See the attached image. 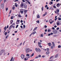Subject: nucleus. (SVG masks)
<instances>
[{
  "label": "nucleus",
  "mask_w": 61,
  "mask_h": 61,
  "mask_svg": "<svg viewBox=\"0 0 61 61\" xmlns=\"http://www.w3.org/2000/svg\"><path fill=\"white\" fill-rule=\"evenodd\" d=\"M22 43H21L20 44V46H21L22 45Z\"/></svg>",
  "instance_id": "obj_61"
},
{
  "label": "nucleus",
  "mask_w": 61,
  "mask_h": 61,
  "mask_svg": "<svg viewBox=\"0 0 61 61\" xmlns=\"http://www.w3.org/2000/svg\"><path fill=\"white\" fill-rule=\"evenodd\" d=\"M56 24L57 26H58L60 25V22H56Z\"/></svg>",
  "instance_id": "obj_12"
},
{
  "label": "nucleus",
  "mask_w": 61,
  "mask_h": 61,
  "mask_svg": "<svg viewBox=\"0 0 61 61\" xmlns=\"http://www.w3.org/2000/svg\"><path fill=\"white\" fill-rule=\"evenodd\" d=\"M38 57H38V56H36L35 57V58H38Z\"/></svg>",
  "instance_id": "obj_47"
},
{
  "label": "nucleus",
  "mask_w": 61,
  "mask_h": 61,
  "mask_svg": "<svg viewBox=\"0 0 61 61\" xmlns=\"http://www.w3.org/2000/svg\"><path fill=\"white\" fill-rule=\"evenodd\" d=\"M37 27H36L34 29L33 31H35V30H36L37 29Z\"/></svg>",
  "instance_id": "obj_13"
},
{
  "label": "nucleus",
  "mask_w": 61,
  "mask_h": 61,
  "mask_svg": "<svg viewBox=\"0 0 61 61\" xmlns=\"http://www.w3.org/2000/svg\"><path fill=\"white\" fill-rule=\"evenodd\" d=\"M56 29L57 30H59V27H58L56 28Z\"/></svg>",
  "instance_id": "obj_38"
},
{
  "label": "nucleus",
  "mask_w": 61,
  "mask_h": 61,
  "mask_svg": "<svg viewBox=\"0 0 61 61\" xmlns=\"http://www.w3.org/2000/svg\"><path fill=\"white\" fill-rule=\"evenodd\" d=\"M15 7H14V6H13L12 7V9L13 10H15Z\"/></svg>",
  "instance_id": "obj_34"
},
{
  "label": "nucleus",
  "mask_w": 61,
  "mask_h": 61,
  "mask_svg": "<svg viewBox=\"0 0 61 61\" xmlns=\"http://www.w3.org/2000/svg\"><path fill=\"white\" fill-rule=\"evenodd\" d=\"M37 18H40V15L39 14H37Z\"/></svg>",
  "instance_id": "obj_11"
},
{
  "label": "nucleus",
  "mask_w": 61,
  "mask_h": 61,
  "mask_svg": "<svg viewBox=\"0 0 61 61\" xmlns=\"http://www.w3.org/2000/svg\"><path fill=\"white\" fill-rule=\"evenodd\" d=\"M6 28H7L6 27H5L4 28V30H6Z\"/></svg>",
  "instance_id": "obj_39"
},
{
  "label": "nucleus",
  "mask_w": 61,
  "mask_h": 61,
  "mask_svg": "<svg viewBox=\"0 0 61 61\" xmlns=\"http://www.w3.org/2000/svg\"><path fill=\"white\" fill-rule=\"evenodd\" d=\"M4 51H5V50H2L0 51V53L1 54H2L4 52Z\"/></svg>",
  "instance_id": "obj_8"
},
{
  "label": "nucleus",
  "mask_w": 61,
  "mask_h": 61,
  "mask_svg": "<svg viewBox=\"0 0 61 61\" xmlns=\"http://www.w3.org/2000/svg\"><path fill=\"white\" fill-rule=\"evenodd\" d=\"M18 16H19V17H21V15H18Z\"/></svg>",
  "instance_id": "obj_46"
},
{
  "label": "nucleus",
  "mask_w": 61,
  "mask_h": 61,
  "mask_svg": "<svg viewBox=\"0 0 61 61\" xmlns=\"http://www.w3.org/2000/svg\"><path fill=\"white\" fill-rule=\"evenodd\" d=\"M26 56H30V55L29 54H26Z\"/></svg>",
  "instance_id": "obj_35"
},
{
  "label": "nucleus",
  "mask_w": 61,
  "mask_h": 61,
  "mask_svg": "<svg viewBox=\"0 0 61 61\" xmlns=\"http://www.w3.org/2000/svg\"><path fill=\"white\" fill-rule=\"evenodd\" d=\"M14 18V17L12 16L11 17V19H13Z\"/></svg>",
  "instance_id": "obj_36"
},
{
  "label": "nucleus",
  "mask_w": 61,
  "mask_h": 61,
  "mask_svg": "<svg viewBox=\"0 0 61 61\" xmlns=\"http://www.w3.org/2000/svg\"><path fill=\"white\" fill-rule=\"evenodd\" d=\"M17 1H18V0H15V2H16Z\"/></svg>",
  "instance_id": "obj_62"
},
{
  "label": "nucleus",
  "mask_w": 61,
  "mask_h": 61,
  "mask_svg": "<svg viewBox=\"0 0 61 61\" xmlns=\"http://www.w3.org/2000/svg\"><path fill=\"white\" fill-rule=\"evenodd\" d=\"M38 52H41V50L39 49V48H38Z\"/></svg>",
  "instance_id": "obj_16"
},
{
  "label": "nucleus",
  "mask_w": 61,
  "mask_h": 61,
  "mask_svg": "<svg viewBox=\"0 0 61 61\" xmlns=\"http://www.w3.org/2000/svg\"><path fill=\"white\" fill-rule=\"evenodd\" d=\"M46 9H47V10H48V9H49V7H47Z\"/></svg>",
  "instance_id": "obj_56"
},
{
  "label": "nucleus",
  "mask_w": 61,
  "mask_h": 61,
  "mask_svg": "<svg viewBox=\"0 0 61 61\" xmlns=\"http://www.w3.org/2000/svg\"><path fill=\"white\" fill-rule=\"evenodd\" d=\"M53 36H54V37H56V35H54Z\"/></svg>",
  "instance_id": "obj_51"
},
{
  "label": "nucleus",
  "mask_w": 61,
  "mask_h": 61,
  "mask_svg": "<svg viewBox=\"0 0 61 61\" xmlns=\"http://www.w3.org/2000/svg\"><path fill=\"white\" fill-rule=\"evenodd\" d=\"M52 21V20L51 19V20H49V22H51Z\"/></svg>",
  "instance_id": "obj_27"
},
{
  "label": "nucleus",
  "mask_w": 61,
  "mask_h": 61,
  "mask_svg": "<svg viewBox=\"0 0 61 61\" xmlns=\"http://www.w3.org/2000/svg\"><path fill=\"white\" fill-rule=\"evenodd\" d=\"M53 57V56H51V57H50V59H51L52 58V57Z\"/></svg>",
  "instance_id": "obj_49"
},
{
  "label": "nucleus",
  "mask_w": 61,
  "mask_h": 61,
  "mask_svg": "<svg viewBox=\"0 0 61 61\" xmlns=\"http://www.w3.org/2000/svg\"><path fill=\"white\" fill-rule=\"evenodd\" d=\"M52 45L54 47L55 46V43H54V42H52Z\"/></svg>",
  "instance_id": "obj_15"
},
{
  "label": "nucleus",
  "mask_w": 61,
  "mask_h": 61,
  "mask_svg": "<svg viewBox=\"0 0 61 61\" xmlns=\"http://www.w3.org/2000/svg\"><path fill=\"white\" fill-rule=\"evenodd\" d=\"M20 10H21L20 11V13L21 14H23V12H24V9H21Z\"/></svg>",
  "instance_id": "obj_6"
},
{
  "label": "nucleus",
  "mask_w": 61,
  "mask_h": 61,
  "mask_svg": "<svg viewBox=\"0 0 61 61\" xmlns=\"http://www.w3.org/2000/svg\"><path fill=\"white\" fill-rule=\"evenodd\" d=\"M43 9H44V8H43V7H42L41 8L42 11H43Z\"/></svg>",
  "instance_id": "obj_42"
},
{
  "label": "nucleus",
  "mask_w": 61,
  "mask_h": 61,
  "mask_svg": "<svg viewBox=\"0 0 61 61\" xmlns=\"http://www.w3.org/2000/svg\"><path fill=\"white\" fill-rule=\"evenodd\" d=\"M34 53H33L31 55H30L31 57H32V56H34Z\"/></svg>",
  "instance_id": "obj_24"
},
{
  "label": "nucleus",
  "mask_w": 61,
  "mask_h": 61,
  "mask_svg": "<svg viewBox=\"0 0 61 61\" xmlns=\"http://www.w3.org/2000/svg\"><path fill=\"white\" fill-rule=\"evenodd\" d=\"M53 47H53V46H51V48L52 49L53 48Z\"/></svg>",
  "instance_id": "obj_54"
},
{
  "label": "nucleus",
  "mask_w": 61,
  "mask_h": 61,
  "mask_svg": "<svg viewBox=\"0 0 61 61\" xmlns=\"http://www.w3.org/2000/svg\"><path fill=\"white\" fill-rule=\"evenodd\" d=\"M20 22L21 23H22L23 22V20H20Z\"/></svg>",
  "instance_id": "obj_63"
},
{
  "label": "nucleus",
  "mask_w": 61,
  "mask_h": 61,
  "mask_svg": "<svg viewBox=\"0 0 61 61\" xmlns=\"http://www.w3.org/2000/svg\"><path fill=\"white\" fill-rule=\"evenodd\" d=\"M36 22L37 23H39V20H38L37 21H36Z\"/></svg>",
  "instance_id": "obj_30"
},
{
  "label": "nucleus",
  "mask_w": 61,
  "mask_h": 61,
  "mask_svg": "<svg viewBox=\"0 0 61 61\" xmlns=\"http://www.w3.org/2000/svg\"><path fill=\"white\" fill-rule=\"evenodd\" d=\"M0 7H1L2 9H3L4 8V3H2L1 5H0Z\"/></svg>",
  "instance_id": "obj_2"
},
{
  "label": "nucleus",
  "mask_w": 61,
  "mask_h": 61,
  "mask_svg": "<svg viewBox=\"0 0 61 61\" xmlns=\"http://www.w3.org/2000/svg\"><path fill=\"white\" fill-rule=\"evenodd\" d=\"M50 31H51V30H49V29H48V32H50Z\"/></svg>",
  "instance_id": "obj_31"
},
{
  "label": "nucleus",
  "mask_w": 61,
  "mask_h": 61,
  "mask_svg": "<svg viewBox=\"0 0 61 61\" xmlns=\"http://www.w3.org/2000/svg\"><path fill=\"white\" fill-rule=\"evenodd\" d=\"M54 21L53 20L52 21H51V22H50V24H52V23H53L54 22Z\"/></svg>",
  "instance_id": "obj_28"
},
{
  "label": "nucleus",
  "mask_w": 61,
  "mask_h": 61,
  "mask_svg": "<svg viewBox=\"0 0 61 61\" xmlns=\"http://www.w3.org/2000/svg\"><path fill=\"white\" fill-rule=\"evenodd\" d=\"M44 27L45 28H46V27H47V26H46V25H45L44 26Z\"/></svg>",
  "instance_id": "obj_45"
},
{
  "label": "nucleus",
  "mask_w": 61,
  "mask_h": 61,
  "mask_svg": "<svg viewBox=\"0 0 61 61\" xmlns=\"http://www.w3.org/2000/svg\"><path fill=\"white\" fill-rule=\"evenodd\" d=\"M27 2L29 3V4H30V2H29V1H27Z\"/></svg>",
  "instance_id": "obj_43"
},
{
  "label": "nucleus",
  "mask_w": 61,
  "mask_h": 61,
  "mask_svg": "<svg viewBox=\"0 0 61 61\" xmlns=\"http://www.w3.org/2000/svg\"><path fill=\"white\" fill-rule=\"evenodd\" d=\"M59 5H60L59 4H58L56 5V6L57 7H59Z\"/></svg>",
  "instance_id": "obj_21"
},
{
  "label": "nucleus",
  "mask_w": 61,
  "mask_h": 61,
  "mask_svg": "<svg viewBox=\"0 0 61 61\" xmlns=\"http://www.w3.org/2000/svg\"><path fill=\"white\" fill-rule=\"evenodd\" d=\"M51 35H53V34L52 33H51L50 34Z\"/></svg>",
  "instance_id": "obj_52"
},
{
  "label": "nucleus",
  "mask_w": 61,
  "mask_h": 61,
  "mask_svg": "<svg viewBox=\"0 0 61 61\" xmlns=\"http://www.w3.org/2000/svg\"><path fill=\"white\" fill-rule=\"evenodd\" d=\"M53 32L54 34H56L57 32V31L56 30H53Z\"/></svg>",
  "instance_id": "obj_4"
},
{
  "label": "nucleus",
  "mask_w": 61,
  "mask_h": 61,
  "mask_svg": "<svg viewBox=\"0 0 61 61\" xmlns=\"http://www.w3.org/2000/svg\"><path fill=\"white\" fill-rule=\"evenodd\" d=\"M13 26V25H11L9 27V29H11V28L12 27V26Z\"/></svg>",
  "instance_id": "obj_18"
},
{
  "label": "nucleus",
  "mask_w": 61,
  "mask_h": 61,
  "mask_svg": "<svg viewBox=\"0 0 61 61\" xmlns=\"http://www.w3.org/2000/svg\"><path fill=\"white\" fill-rule=\"evenodd\" d=\"M27 12V10H25L24 11V13L25 15V14L26 13V12Z\"/></svg>",
  "instance_id": "obj_10"
},
{
  "label": "nucleus",
  "mask_w": 61,
  "mask_h": 61,
  "mask_svg": "<svg viewBox=\"0 0 61 61\" xmlns=\"http://www.w3.org/2000/svg\"><path fill=\"white\" fill-rule=\"evenodd\" d=\"M53 4V2L52 1H51L49 3V4L50 5H51L52 4Z\"/></svg>",
  "instance_id": "obj_17"
},
{
  "label": "nucleus",
  "mask_w": 61,
  "mask_h": 61,
  "mask_svg": "<svg viewBox=\"0 0 61 61\" xmlns=\"http://www.w3.org/2000/svg\"><path fill=\"white\" fill-rule=\"evenodd\" d=\"M15 25V23H13V24L12 25Z\"/></svg>",
  "instance_id": "obj_44"
},
{
  "label": "nucleus",
  "mask_w": 61,
  "mask_h": 61,
  "mask_svg": "<svg viewBox=\"0 0 61 61\" xmlns=\"http://www.w3.org/2000/svg\"><path fill=\"white\" fill-rule=\"evenodd\" d=\"M46 55H48V54H49V51H47L46 52Z\"/></svg>",
  "instance_id": "obj_25"
},
{
  "label": "nucleus",
  "mask_w": 61,
  "mask_h": 61,
  "mask_svg": "<svg viewBox=\"0 0 61 61\" xmlns=\"http://www.w3.org/2000/svg\"><path fill=\"white\" fill-rule=\"evenodd\" d=\"M38 44H41V43L40 42H39L38 43Z\"/></svg>",
  "instance_id": "obj_60"
},
{
  "label": "nucleus",
  "mask_w": 61,
  "mask_h": 61,
  "mask_svg": "<svg viewBox=\"0 0 61 61\" xmlns=\"http://www.w3.org/2000/svg\"><path fill=\"white\" fill-rule=\"evenodd\" d=\"M23 27L24 28H25V25H23Z\"/></svg>",
  "instance_id": "obj_53"
},
{
  "label": "nucleus",
  "mask_w": 61,
  "mask_h": 61,
  "mask_svg": "<svg viewBox=\"0 0 61 61\" xmlns=\"http://www.w3.org/2000/svg\"><path fill=\"white\" fill-rule=\"evenodd\" d=\"M52 29H53V30H54V29H55V28H54V27H53L52 28Z\"/></svg>",
  "instance_id": "obj_58"
},
{
  "label": "nucleus",
  "mask_w": 61,
  "mask_h": 61,
  "mask_svg": "<svg viewBox=\"0 0 61 61\" xmlns=\"http://www.w3.org/2000/svg\"><path fill=\"white\" fill-rule=\"evenodd\" d=\"M41 56V55H39V57H40Z\"/></svg>",
  "instance_id": "obj_64"
},
{
  "label": "nucleus",
  "mask_w": 61,
  "mask_h": 61,
  "mask_svg": "<svg viewBox=\"0 0 61 61\" xmlns=\"http://www.w3.org/2000/svg\"><path fill=\"white\" fill-rule=\"evenodd\" d=\"M56 11H57V13L59 12V10H58V9Z\"/></svg>",
  "instance_id": "obj_37"
},
{
  "label": "nucleus",
  "mask_w": 61,
  "mask_h": 61,
  "mask_svg": "<svg viewBox=\"0 0 61 61\" xmlns=\"http://www.w3.org/2000/svg\"><path fill=\"white\" fill-rule=\"evenodd\" d=\"M58 54H57L56 56H55V57H56H56H58Z\"/></svg>",
  "instance_id": "obj_26"
},
{
  "label": "nucleus",
  "mask_w": 61,
  "mask_h": 61,
  "mask_svg": "<svg viewBox=\"0 0 61 61\" xmlns=\"http://www.w3.org/2000/svg\"><path fill=\"white\" fill-rule=\"evenodd\" d=\"M61 47V46L59 45L58 46V48H60Z\"/></svg>",
  "instance_id": "obj_33"
},
{
  "label": "nucleus",
  "mask_w": 61,
  "mask_h": 61,
  "mask_svg": "<svg viewBox=\"0 0 61 61\" xmlns=\"http://www.w3.org/2000/svg\"><path fill=\"white\" fill-rule=\"evenodd\" d=\"M47 6H47V5H46L45 6V8H46V7H47Z\"/></svg>",
  "instance_id": "obj_41"
},
{
  "label": "nucleus",
  "mask_w": 61,
  "mask_h": 61,
  "mask_svg": "<svg viewBox=\"0 0 61 61\" xmlns=\"http://www.w3.org/2000/svg\"><path fill=\"white\" fill-rule=\"evenodd\" d=\"M36 31H34V32H32V33H31V34H32V35L33 34H36Z\"/></svg>",
  "instance_id": "obj_20"
},
{
  "label": "nucleus",
  "mask_w": 61,
  "mask_h": 61,
  "mask_svg": "<svg viewBox=\"0 0 61 61\" xmlns=\"http://www.w3.org/2000/svg\"><path fill=\"white\" fill-rule=\"evenodd\" d=\"M47 15V12H45V14H43L42 15V16H45V15Z\"/></svg>",
  "instance_id": "obj_9"
},
{
  "label": "nucleus",
  "mask_w": 61,
  "mask_h": 61,
  "mask_svg": "<svg viewBox=\"0 0 61 61\" xmlns=\"http://www.w3.org/2000/svg\"><path fill=\"white\" fill-rule=\"evenodd\" d=\"M24 7L25 8H26L27 7V6H26V5L25 4L24 6Z\"/></svg>",
  "instance_id": "obj_19"
},
{
  "label": "nucleus",
  "mask_w": 61,
  "mask_h": 61,
  "mask_svg": "<svg viewBox=\"0 0 61 61\" xmlns=\"http://www.w3.org/2000/svg\"><path fill=\"white\" fill-rule=\"evenodd\" d=\"M55 14H57V12H56V11H55Z\"/></svg>",
  "instance_id": "obj_50"
},
{
  "label": "nucleus",
  "mask_w": 61,
  "mask_h": 61,
  "mask_svg": "<svg viewBox=\"0 0 61 61\" xmlns=\"http://www.w3.org/2000/svg\"><path fill=\"white\" fill-rule=\"evenodd\" d=\"M19 22H20V20H17L16 22V24H19Z\"/></svg>",
  "instance_id": "obj_5"
},
{
  "label": "nucleus",
  "mask_w": 61,
  "mask_h": 61,
  "mask_svg": "<svg viewBox=\"0 0 61 61\" xmlns=\"http://www.w3.org/2000/svg\"><path fill=\"white\" fill-rule=\"evenodd\" d=\"M48 45H49V46H51V45H52L51 43H48Z\"/></svg>",
  "instance_id": "obj_14"
},
{
  "label": "nucleus",
  "mask_w": 61,
  "mask_h": 61,
  "mask_svg": "<svg viewBox=\"0 0 61 61\" xmlns=\"http://www.w3.org/2000/svg\"><path fill=\"white\" fill-rule=\"evenodd\" d=\"M41 37H44V36H43V34H42L41 35Z\"/></svg>",
  "instance_id": "obj_22"
},
{
  "label": "nucleus",
  "mask_w": 61,
  "mask_h": 61,
  "mask_svg": "<svg viewBox=\"0 0 61 61\" xmlns=\"http://www.w3.org/2000/svg\"><path fill=\"white\" fill-rule=\"evenodd\" d=\"M39 46L40 47H42V46H41V45L40 44H39Z\"/></svg>",
  "instance_id": "obj_32"
},
{
  "label": "nucleus",
  "mask_w": 61,
  "mask_h": 61,
  "mask_svg": "<svg viewBox=\"0 0 61 61\" xmlns=\"http://www.w3.org/2000/svg\"><path fill=\"white\" fill-rule=\"evenodd\" d=\"M22 2H25V0H22Z\"/></svg>",
  "instance_id": "obj_59"
},
{
  "label": "nucleus",
  "mask_w": 61,
  "mask_h": 61,
  "mask_svg": "<svg viewBox=\"0 0 61 61\" xmlns=\"http://www.w3.org/2000/svg\"><path fill=\"white\" fill-rule=\"evenodd\" d=\"M23 6H24V3L22 2L20 5V6L21 8H22V7H23Z\"/></svg>",
  "instance_id": "obj_3"
},
{
  "label": "nucleus",
  "mask_w": 61,
  "mask_h": 61,
  "mask_svg": "<svg viewBox=\"0 0 61 61\" xmlns=\"http://www.w3.org/2000/svg\"><path fill=\"white\" fill-rule=\"evenodd\" d=\"M18 25H16V28H17V27H18Z\"/></svg>",
  "instance_id": "obj_40"
},
{
  "label": "nucleus",
  "mask_w": 61,
  "mask_h": 61,
  "mask_svg": "<svg viewBox=\"0 0 61 61\" xmlns=\"http://www.w3.org/2000/svg\"><path fill=\"white\" fill-rule=\"evenodd\" d=\"M32 50H30V49L29 48H26L25 49V51L26 53H30V52H32Z\"/></svg>",
  "instance_id": "obj_1"
},
{
  "label": "nucleus",
  "mask_w": 61,
  "mask_h": 61,
  "mask_svg": "<svg viewBox=\"0 0 61 61\" xmlns=\"http://www.w3.org/2000/svg\"><path fill=\"white\" fill-rule=\"evenodd\" d=\"M7 34V32H6L5 33V35H6Z\"/></svg>",
  "instance_id": "obj_55"
},
{
  "label": "nucleus",
  "mask_w": 61,
  "mask_h": 61,
  "mask_svg": "<svg viewBox=\"0 0 61 61\" xmlns=\"http://www.w3.org/2000/svg\"><path fill=\"white\" fill-rule=\"evenodd\" d=\"M61 18H59L58 19V20H60H60H61Z\"/></svg>",
  "instance_id": "obj_48"
},
{
  "label": "nucleus",
  "mask_w": 61,
  "mask_h": 61,
  "mask_svg": "<svg viewBox=\"0 0 61 61\" xmlns=\"http://www.w3.org/2000/svg\"><path fill=\"white\" fill-rule=\"evenodd\" d=\"M35 50L36 52H37V51H38V49H37V48H35Z\"/></svg>",
  "instance_id": "obj_29"
},
{
  "label": "nucleus",
  "mask_w": 61,
  "mask_h": 61,
  "mask_svg": "<svg viewBox=\"0 0 61 61\" xmlns=\"http://www.w3.org/2000/svg\"><path fill=\"white\" fill-rule=\"evenodd\" d=\"M21 57L22 59H23L25 57V55H21Z\"/></svg>",
  "instance_id": "obj_7"
},
{
  "label": "nucleus",
  "mask_w": 61,
  "mask_h": 61,
  "mask_svg": "<svg viewBox=\"0 0 61 61\" xmlns=\"http://www.w3.org/2000/svg\"><path fill=\"white\" fill-rule=\"evenodd\" d=\"M13 20H12L10 21L11 24H12V23H13Z\"/></svg>",
  "instance_id": "obj_23"
},
{
  "label": "nucleus",
  "mask_w": 61,
  "mask_h": 61,
  "mask_svg": "<svg viewBox=\"0 0 61 61\" xmlns=\"http://www.w3.org/2000/svg\"><path fill=\"white\" fill-rule=\"evenodd\" d=\"M49 48H47V51H49Z\"/></svg>",
  "instance_id": "obj_57"
}]
</instances>
